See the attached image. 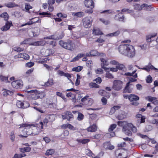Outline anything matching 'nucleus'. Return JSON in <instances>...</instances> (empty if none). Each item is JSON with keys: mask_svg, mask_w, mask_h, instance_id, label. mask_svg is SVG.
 <instances>
[{"mask_svg": "<svg viewBox=\"0 0 158 158\" xmlns=\"http://www.w3.org/2000/svg\"><path fill=\"white\" fill-rule=\"evenodd\" d=\"M119 52L121 54L129 57H133L135 55V48L129 44H121L118 47Z\"/></svg>", "mask_w": 158, "mask_h": 158, "instance_id": "f257e3e1", "label": "nucleus"}, {"mask_svg": "<svg viewBox=\"0 0 158 158\" xmlns=\"http://www.w3.org/2000/svg\"><path fill=\"white\" fill-rule=\"evenodd\" d=\"M30 124L27 123H24L20 125V127L19 128V131L25 132L26 135H19L20 137L27 138L28 135H35L39 134L38 131L36 133L35 132V130L37 129L36 128H35L34 131H32V129L30 128Z\"/></svg>", "mask_w": 158, "mask_h": 158, "instance_id": "f03ea898", "label": "nucleus"}, {"mask_svg": "<svg viewBox=\"0 0 158 158\" xmlns=\"http://www.w3.org/2000/svg\"><path fill=\"white\" fill-rule=\"evenodd\" d=\"M59 44L60 46L65 49L71 51H73L74 50V43L72 41L70 40H68L66 42L61 40L59 41Z\"/></svg>", "mask_w": 158, "mask_h": 158, "instance_id": "7ed1b4c3", "label": "nucleus"}, {"mask_svg": "<svg viewBox=\"0 0 158 158\" xmlns=\"http://www.w3.org/2000/svg\"><path fill=\"white\" fill-rule=\"evenodd\" d=\"M123 82L120 80H114L113 82L112 88L113 89L116 91H119L123 88Z\"/></svg>", "mask_w": 158, "mask_h": 158, "instance_id": "20e7f679", "label": "nucleus"}, {"mask_svg": "<svg viewBox=\"0 0 158 158\" xmlns=\"http://www.w3.org/2000/svg\"><path fill=\"white\" fill-rule=\"evenodd\" d=\"M92 22V20L90 17H85L82 19L83 25L85 28H90Z\"/></svg>", "mask_w": 158, "mask_h": 158, "instance_id": "39448f33", "label": "nucleus"}, {"mask_svg": "<svg viewBox=\"0 0 158 158\" xmlns=\"http://www.w3.org/2000/svg\"><path fill=\"white\" fill-rule=\"evenodd\" d=\"M135 71H134L132 73H126L124 75L126 76H133L134 78L132 77H130L129 78V81L128 82H129V84H131V83L135 81H137L136 79L135 78L137 77V74L135 73Z\"/></svg>", "mask_w": 158, "mask_h": 158, "instance_id": "423d86ee", "label": "nucleus"}, {"mask_svg": "<svg viewBox=\"0 0 158 158\" xmlns=\"http://www.w3.org/2000/svg\"><path fill=\"white\" fill-rule=\"evenodd\" d=\"M139 97L135 94H131L130 95L129 101L130 102H133L131 104L135 106H138L139 103L136 101L139 100Z\"/></svg>", "mask_w": 158, "mask_h": 158, "instance_id": "0eeeda50", "label": "nucleus"}, {"mask_svg": "<svg viewBox=\"0 0 158 158\" xmlns=\"http://www.w3.org/2000/svg\"><path fill=\"white\" fill-rule=\"evenodd\" d=\"M64 114V115H62L63 119H67L68 121H70L73 119V115L70 111H67Z\"/></svg>", "mask_w": 158, "mask_h": 158, "instance_id": "6e6552de", "label": "nucleus"}, {"mask_svg": "<svg viewBox=\"0 0 158 158\" xmlns=\"http://www.w3.org/2000/svg\"><path fill=\"white\" fill-rule=\"evenodd\" d=\"M134 85L132 84H129V82H127L126 86L123 89V93H131L133 90Z\"/></svg>", "mask_w": 158, "mask_h": 158, "instance_id": "1a4fd4ad", "label": "nucleus"}, {"mask_svg": "<svg viewBox=\"0 0 158 158\" xmlns=\"http://www.w3.org/2000/svg\"><path fill=\"white\" fill-rule=\"evenodd\" d=\"M41 21V19L38 17L33 18L29 22L22 25L21 27H23L27 25H30L34 23H40Z\"/></svg>", "mask_w": 158, "mask_h": 158, "instance_id": "9d476101", "label": "nucleus"}, {"mask_svg": "<svg viewBox=\"0 0 158 158\" xmlns=\"http://www.w3.org/2000/svg\"><path fill=\"white\" fill-rule=\"evenodd\" d=\"M132 126V124L128 123L123 127V131L127 135L130 136L132 135L131 131L128 129L129 126Z\"/></svg>", "mask_w": 158, "mask_h": 158, "instance_id": "9b49d317", "label": "nucleus"}, {"mask_svg": "<svg viewBox=\"0 0 158 158\" xmlns=\"http://www.w3.org/2000/svg\"><path fill=\"white\" fill-rule=\"evenodd\" d=\"M23 84V81L19 80L14 81L11 82L12 86L16 89L19 88L22 86Z\"/></svg>", "mask_w": 158, "mask_h": 158, "instance_id": "f8f14e48", "label": "nucleus"}, {"mask_svg": "<svg viewBox=\"0 0 158 158\" xmlns=\"http://www.w3.org/2000/svg\"><path fill=\"white\" fill-rule=\"evenodd\" d=\"M64 35V34L63 32H61L58 35L56 36L54 35H51L47 37V39L53 40H59L62 39Z\"/></svg>", "mask_w": 158, "mask_h": 158, "instance_id": "ddd939ff", "label": "nucleus"}, {"mask_svg": "<svg viewBox=\"0 0 158 158\" xmlns=\"http://www.w3.org/2000/svg\"><path fill=\"white\" fill-rule=\"evenodd\" d=\"M100 60L101 61V66L102 68L104 69L105 70H107L109 69L106 67L105 66H107L108 65V63L107 62V59L102 58H101Z\"/></svg>", "mask_w": 158, "mask_h": 158, "instance_id": "4468645a", "label": "nucleus"}, {"mask_svg": "<svg viewBox=\"0 0 158 158\" xmlns=\"http://www.w3.org/2000/svg\"><path fill=\"white\" fill-rule=\"evenodd\" d=\"M84 3L87 7L90 9H93L94 7V2L92 0H85Z\"/></svg>", "mask_w": 158, "mask_h": 158, "instance_id": "2eb2a0df", "label": "nucleus"}, {"mask_svg": "<svg viewBox=\"0 0 158 158\" xmlns=\"http://www.w3.org/2000/svg\"><path fill=\"white\" fill-rule=\"evenodd\" d=\"M12 25L11 21H6L5 25L1 28V30L3 31H6L9 29L10 27Z\"/></svg>", "mask_w": 158, "mask_h": 158, "instance_id": "dca6fc26", "label": "nucleus"}, {"mask_svg": "<svg viewBox=\"0 0 158 158\" xmlns=\"http://www.w3.org/2000/svg\"><path fill=\"white\" fill-rule=\"evenodd\" d=\"M143 70H146L148 72H149L150 70V69H154L155 70H157V69L155 68L150 63H149L148 64L144 67L142 68Z\"/></svg>", "mask_w": 158, "mask_h": 158, "instance_id": "f3484780", "label": "nucleus"}, {"mask_svg": "<svg viewBox=\"0 0 158 158\" xmlns=\"http://www.w3.org/2000/svg\"><path fill=\"white\" fill-rule=\"evenodd\" d=\"M45 44V42L44 40H41L37 41L30 43L29 44L30 45L32 46H43Z\"/></svg>", "mask_w": 158, "mask_h": 158, "instance_id": "a211bd4d", "label": "nucleus"}, {"mask_svg": "<svg viewBox=\"0 0 158 158\" xmlns=\"http://www.w3.org/2000/svg\"><path fill=\"white\" fill-rule=\"evenodd\" d=\"M122 14H118L116 15L114 17V19L119 21L124 22V17L123 15H122Z\"/></svg>", "mask_w": 158, "mask_h": 158, "instance_id": "6ab92c4d", "label": "nucleus"}, {"mask_svg": "<svg viewBox=\"0 0 158 158\" xmlns=\"http://www.w3.org/2000/svg\"><path fill=\"white\" fill-rule=\"evenodd\" d=\"M97 127L96 124H93L88 127L87 130L88 132H94L97 131Z\"/></svg>", "mask_w": 158, "mask_h": 158, "instance_id": "aec40b11", "label": "nucleus"}, {"mask_svg": "<svg viewBox=\"0 0 158 158\" xmlns=\"http://www.w3.org/2000/svg\"><path fill=\"white\" fill-rule=\"evenodd\" d=\"M146 6H147V4H144L140 6L139 4H135L134 5V8L135 10H139Z\"/></svg>", "mask_w": 158, "mask_h": 158, "instance_id": "412c9836", "label": "nucleus"}, {"mask_svg": "<svg viewBox=\"0 0 158 158\" xmlns=\"http://www.w3.org/2000/svg\"><path fill=\"white\" fill-rule=\"evenodd\" d=\"M157 35V34L154 33L151 34H149L146 36V39L147 42H149L151 41V39L155 37Z\"/></svg>", "mask_w": 158, "mask_h": 158, "instance_id": "4be33fe9", "label": "nucleus"}, {"mask_svg": "<svg viewBox=\"0 0 158 158\" xmlns=\"http://www.w3.org/2000/svg\"><path fill=\"white\" fill-rule=\"evenodd\" d=\"M54 84L53 80L52 78L49 79L44 84L45 86H49L52 85Z\"/></svg>", "mask_w": 158, "mask_h": 158, "instance_id": "5701e85b", "label": "nucleus"}, {"mask_svg": "<svg viewBox=\"0 0 158 158\" xmlns=\"http://www.w3.org/2000/svg\"><path fill=\"white\" fill-rule=\"evenodd\" d=\"M120 33V31L119 30H117L114 32L107 34L106 36L110 37L117 36H118Z\"/></svg>", "mask_w": 158, "mask_h": 158, "instance_id": "b1692460", "label": "nucleus"}, {"mask_svg": "<svg viewBox=\"0 0 158 158\" xmlns=\"http://www.w3.org/2000/svg\"><path fill=\"white\" fill-rule=\"evenodd\" d=\"M31 148L29 147H26L23 148H20L19 151L21 152L24 153L25 152H29L31 150Z\"/></svg>", "mask_w": 158, "mask_h": 158, "instance_id": "393cba45", "label": "nucleus"}, {"mask_svg": "<svg viewBox=\"0 0 158 158\" xmlns=\"http://www.w3.org/2000/svg\"><path fill=\"white\" fill-rule=\"evenodd\" d=\"M126 117V114L124 112H121L120 114L116 116V118L119 120H122Z\"/></svg>", "mask_w": 158, "mask_h": 158, "instance_id": "a878e982", "label": "nucleus"}, {"mask_svg": "<svg viewBox=\"0 0 158 158\" xmlns=\"http://www.w3.org/2000/svg\"><path fill=\"white\" fill-rule=\"evenodd\" d=\"M36 97L35 98V99H37L38 98H42L44 97L45 94L43 93L39 92L38 91V93L36 94L35 95Z\"/></svg>", "mask_w": 158, "mask_h": 158, "instance_id": "bb28decb", "label": "nucleus"}, {"mask_svg": "<svg viewBox=\"0 0 158 158\" xmlns=\"http://www.w3.org/2000/svg\"><path fill=\"white\" fill-rule=\"evenodd\" d=\"M93 34L95 35H100L102 34L103 33L99 29H94L93 30Z\"/></svg>", "mask_w": 158, "mask_h": 158, "instance_id": "cd10ccee", "label": "nucleus"}, {"mask_svg": "<svg viewBox=\"0 0 158 158\" xmlns=\"http://www.w3.org/2000/svg\"><path fill=\"white\" fill-rule=\"evenodd\" d=\"M5 6L8 8H12L18 6V5L15 4L14 2H10L5 3Z\"/></svg>", "mask_w": 158, "mask_h": 158, "instance_id": "c85d7f7f", "label": "nucleus"}, {"mask_svg": "<svg viewBox=\"0 0 158 158\" xmlns=\"http://www.w3.org/2000/svg\"><path fill=\"white\" fill-rule=\"evenodd\" d=\"M0 17L4 18V20L6 21H8L7 20L9 18V16L6 12H4L0 15Z\"/></svg>", "mask_w": 158, "mask_h": 158, "instance_id": "c756f323", "label": "nucleus"}, {"mask_svg": "<svg viewBox=\"0 0 158 158\" xmlns=\"http://www.w3.org/2000/svg\"><path fill=\"white\" fill-rule=\"evenodd\" d=\"M26 156V154L24 153L15 154L14 155L13 158H21Z\"/></svg>", "mask_w": 158, "mask_h": 158, "instance_id": "7c9ffc66", "label": "nucleus"}, {"mask_svg": "<svg viewBox=\"0 0 158 158\" xmlns=\"http://www.w3.org/2000/svg\"><path fill=\"white\" fill-rule=\"evenodd\" d=\"M89 139H77L76 141L79 143H81L83 144L86 143L89 141Z\"/></svg>", "mask_w": 158, "mask_h": 158, "instance_id": "2f4dec72", "label": "nucleus"}, {"mask_svg": "<svg viewBox=\"0 0 158 158\" xmlns=\"http://www.w3.org/2000/svg\"><path fill=\"white\" fill-rule=\"evenodd\" d=\"M48 122V120L47 118H45L43 120V122H40V124L41 125V129L43 128V125H44L46 126H47V123Z\"/></svg>", "mask_w": 158, "mask_h": 158, "instance_id": "473e14b6", "label": "nucleus"}, {"mask_svg": "<svg viewBox=\"0 0 158 158\" xmlns=\"http://www.w3.org/2000/svg\"><path fill=\"white\" fill-rule=\"evenodd\" d=\"M4 96H6L7 95H11L13 94V93L12 91L7 89H5L3 93Z\"/></svg>", "mask_w": 158, "mask_h": 158, "instance_id": "72a5a7b5", "label": "nucleus"}, {"mask_svg": "<svg viewBox=\"0 0 158 158\" xmlns=\"http://www.w3.org/2000/svg\"><path fill=\"white\" fill-rule=\"evenodd\" d=\"M116 68H117V69H118L120 70H126V68L125 66L122 64H119V63L117 65H116Z\"/></svg>", "mask_w": 158, "mask_h": 158, "instance_id": "f704fd0d", "label": "nucleus"}, {"mask_svg": "<svg viewBox=\"0 0 158 158\" xmlns=\"http://www.w3.org/2000/svg\"><path fill=\"white\" fill-rule=\"evenodd\" d=\"M89 87L91 88H98L99 87V85L94 82L90 83L89 84Z\"/></svg>", "mask_w": 158, "mask_h": 158, "instance_id": "c9c22d12", "label": "nucleus"}, {"mask_svg": "<svg viewBox=\"0 0 158 158\" xmlns=\"http://www.w3.org/2000/svg\"><path fill=\"white\" fill-rule=\"evenodd\" d=\"M8 77H5L3 76H0V79L2 81H4L6 83L10 82V81H8Z\"/></svg>", "mask_w": 158, "mask_h": 158, "instance_id": "e433bc0d", "label": "nucleus"}, {"mask_svg": "<svg viewBox=\"0 0 158 158\" xmlns=\"http://www.w3.org/2000/svg\"><path fill=\"white\" fill-rule=\"evenodd\" d=\"M83 68L82 66H79L77 67H73L72 69V70L73 71L79 72Z\"/></svg>", "mask_w": 158, "mask_h": 158, "instance_id": "4c0bfd02", "label": "nucleus"}, {"mask_svg": "<svg viewBox=\"0 0 158 158\" xmlns=\"http://www.w3.org/2000/svg\"><path fill=\"white\" fill-rule=\"evenodd\" d=\"M89 98V96H86L82 98L81 99V102L83 104H85V103H86L88 99Z\"/></svg>", "mask_w": 158, "mask_h": 158, "instance_id": "58836bf2", "label": "nucleus"}, {"mask_svg": "<svg viewBox=\"0 0 158 158\" xmlns=\"http://www.w3.org/2000/svg\"><path fill=\"white\" fill-rule=\"evenodd\" d=\"M73 15L79 17H81L84 16V13L82 12H79L73 14Z\"/></svg>", "mask_w": 158, "mask_h": 158, "instance_id": "ea45409f", "label": "nucleus"}, {"mask_svg": "<svg viewBox=\"0 0 158 158\" xmlns=\"http://www.w3.org/2000/svg\"><path fill=\"white\" fill-rule=\"evenodd\" d=\"M84 115L80 112H78V116L77 119L78 121H81L84 118Z\"/></svg>", "mask_w": 158, "mask_h": 158, "instance_id": "a19ab883", "label": "nucleus"}, {"mask_svg": "<svg viewBox=\"0 0 158 158\" xmlns=\"http://www.w3.org/2000/svg\"><path fill=\"white\" fill-rule=\"evenodd\" d=\"M54 152L55 151L54 149H49L46 151L45 154L47 156L51 155L53 154Z\"/></svg>", "mask_w": 158, "mask_h": 158, "instance_id": "79ce46f5", "label": "nucleus"}, {"mask_svg": "<svg viewBox=\"0 0 158 158\" xmlns=\"http://www.w3.org/2000/svg\"><path fill=\"white\" fill-rule=\"evenodd\" d=\"M69 134V132L67 130H65L61 134V136L63 138H64L66 137Z\"/></svg>", "mask_w": 158, "mask_h": 158, "instance_id": "37998d69", "label": "nucleus"}, {"mask_svg": "<svg viewBox=\"0 0 158 158\" xmlns=\"http://www.w3.org/2000/svg\"><path fill=\"white\" fill-rule=\"evenodd\" d=\"M116 126L117 125L116 124L111 125L108 130V131L110 132L112 131L113 130L116 128Z\"/></svg>", "mask_w": 158, "mask_h": 158, "instance_id": "c03bdc74", "label": "nucleus"}, {"mask_svg": "<svg viewBox=\"0 0 158 158\" xmlns=\"http://www.w3.org/2000/svg\"><path fill=\"white\" fill-rule=\"evenodd\" d=\"M93 102L92 99L89 98L86 103H85V105L88 106H91L93 104Z\"/></svg>", "mask_w": 158, "mask_h": 158, "instance_id": "a18cd8bd", "label": "nucleus"}, {"mask_svg": "<svg viewBox=\"0 0 158 158\" xmlns=\"http://www.w3.org/2000/svg\"><path fill=\"white\" fill-rule=\"evenodd\" d=\"M16 105L19 108H23V102L21 101H18L16 103Z\"/></svg>", "mask_w": 158, "mask_h": 158, "instance_id": "49530a36", "label": "nucleus"}, {"mask_svg": "<svg viewBox=\"0 0 158 158\" xmlns=\"http://www.w3.org/2000/svg\"><path fill=\"white\" fill-rule=\"evenodd\" d=\"M118 125L121 127H123L124 126H125L127 125L128 123L125 122L123 121H118L117 123Z\"/></svg>", "mask_w": 158, "mask_h": 158, "instance_id": "de8ad7c7", "label": "nucleus"}, {"mask_svg": "<svg viewBox=\"0 0 158 158\" xmlns=\"http://www.w3.org/2000/svg\"><path fill=\"white\" fill-rule=\"evenodd\" d=\"M13 50L15 51L20 52L23 51L24 50V49L21 48L19 47H14Z\"/></svg>", "mask_w": 158, "mask_h": 158, "instance_id": "09e8293b", "label": "nucleus"}, {"mask_svg": "<svg viewBox=\"0 0 158 158\" xmlns=\"http://www.w3.org/2000/svg\"><path fill=\"white\" fill-rule=\"evenodd\" d=\"M10 138L12 141H14L15 137L14 132L13 131H12L11 132L10 134Z\"/></svg>", "mask_w": 158, "mask_h": 158, "instance_id": "8fccbe9b", "label": "nucleus"}, {"mask_svg": "<svg viewBox=\"0 0 158 158\" xmlns=\"http://www.w3.org/2000/svg\"><path fill=\"white\" fill-rule=\"evenodd\" d=\"M56 95L57 96L61 97L64 100H65L66 99V98L65 97L64 95L61 93L59 92H57L56 93Z\"/></svg>", "mask_w": 158, "mask_h": 158, "instance_id": "3c124183", "label": "nucleus"}, {"mask_svg": "<svg viewBox=\"0 0 158 158\" xmlns=\"http://www.w3.org/2000/svg\"><path fill=\"white\" fill-rule=\"evenodd\" d=\"M90 52L92 56H97L98 54V53L96 50H91Z\"/></svg>", "mask_w": 158, "mask_h": 158, "instance_id": "603ef678", "label": "nucleus"}, {"mask_svg": "<svg viewBox=\"0 0 158 158\" xmlns=\"http://www.w3.org/2000/svg\"><path fill=\"white\" fill-rule=\"evenodd\" d=\"M31 8H32V7L28 3L25 4V9L27 12H28L29 9Z\"/></svg>", "mask_w": 158, "mask_h": 158, "instance_id": "864d4df0", "label": "nucleus"}, {"mask_svg": "<svg viewBox=\"0 0 158 158\" xmlns=\"http://www.w3.org/2000/svg\"><path fill=\"white\" fill-rule=\"evenodd\" d=\"M85 154L89 156H92L93 154L92 151L89 149H86L85 151Z\"/></svg>", "mask_w": 158, "mask_h": 158, "instance_id": "5fc2aeb1", "label": "nucleus"}, {"mask_svg": "<svg viewBox=\"0 0 158 158\" xmlns=\"http://www.w3.org/2000/svg\"><path fill=\"white\" fill-rule=\"evenodd\" d=\"M30 104L27 101H25L23 102V109L28 108Z\"/></svg>", "mask_w": 158, "mask_h": 158, "instance_id": "6e6d98bb", "label": "nucleus"}, {"mask_svg": "<svg viewBox=\"0 0 158 158\" xmlns=\"http://www.w3.org/2000/svg\"><path fill=\"white\" fill-rule=\"evenodd\" d=\"M22 58L26 60H28L29 59V56L26 53L22 54Z\"/></svg>", "mask_w": 158, "mask_h": 158, "instance_id": "4d7b16f0", "label": "nucleus"}, {"mask_svg": "<svg viewBox=\"0 0 158 158\" xmlns=\"http://www.w3.org/2000/svg\"><path fill=\"white\" fill-rule=\"evenodd\" d=\"M146 82L148 83H151L152 81V79L151 76L150 75L148 76L146 79Z\"/></svg>", "mask_w": 158, "mask_h": 158, "instance_id": "13d9d810", "label": "nucleus"}, {"mask_svg": "<svg viewBox=\"0 0 158 158\" xmlns=\"http://www.w3.org/2000/svg\"><path fill=\"white\" fill-rule=\"evenodd\" d=\"M39 14L40 15H46L48 17H50L51 15V14L48 12H43L42 13H40Z\"/></svg>", "mask_w": 158, "mask_h": 158, "instance_id": "bf43d9fd", "label": "nucleus"}, {"mask_svg": "<svg viewBox=\"0 0 158 158\" xmlns=\"http://www.w3.org/2000/svg\"><path fill=\"white\" fill-rule=\"evenodd\" d=\"M95 73L98 74H101L103 73V70L101 68H98L95 70Z\"/></svg>", "mask_w": 158, "mask_h": 158, "instance_id": "052dcab7", "label": "nucleus"}, {"mask_svg": "<svg viewBox=\"0 0 158 158\" xmlns=\"http://www.w3.org/2000/svg\"><path fill=\"white\" fill-rule=\"evenodd\" d=\"M147 98L148 100L150 102H153L156 99V98L155 97H151L150 96H148Z\"/></svg>", "mask_w": 158, "mask_h": 158, "instance_id": "680f3d73", "label": "nucleus"}, {"mask_svg": "<svg viewBox=\"0 0 158 158\" xmlns=\"http://www.w3.org/2000/svg\"><path fill=\"white\" fill-rule=\"evenodd\" d=\"M99 20L101 22L105 25H107L110 23V22L108 20H106L103 19H100Z\"/></svg>", "mask_w": 158, "mask_h": 158, "instance_id": "e2e57ef3", "label": "nucleus"}, {"mask_svg": "<svg viewBox=\"0 0 158 158\" xmlns=\"http://www.w3.org/2000/svg\"><path fill=\"white\" fill-rule=\"evenodd\" d=\"M69 123H66L63 124L61 126V128L62 129H66L67 128H69Z\"/></svg>", "mask_w": 158, "mask_h": 158, "instance_id": "0e129e2a", "label": "nucleus"}, {"mask_svg": "<svg viewBox=\"0 0 158 158\" xmlns=\"http://www.w3.org/2000/svg\"><path fill=\"white\" fill-rule=\"evenodd\" d=\"M151 123L153 124H156V126H158V119H153L151 121Z\"/></svg>", "mask_w": 158, "mask_h": 158, "instance_id": "69168bd1", "label": "nucleus"}, {"mask_svg": "<svg viewBox=\"0 0 158 158\" xmlns=\"http://www.w3.org/2000/svg\"><path fill=\"white\" fill-rule=\"evenodd\" d=\"M112 11L111 10H104L101 12V13H105L107 15H108L111 13Z\"/></svg>", "mask_w": 158, "mask_h": 158, "instance_id": "338daca9", "label": "nucleus"}, {"mask_svg": "<svg viewBox=\"0 0 158 158\" xmlns=\"http://www.w3.org/2000/svg\"><path fill=\"white\" fill-rule=\"evenodd\" d=\"M106 77L109 78H114L113 76L109 72H107L106 73Z\"/></svg>", "mask_w": 158, "mask_h": 158, "instance_id": "774afa93", "label": "nucleus"}]
</instances>
